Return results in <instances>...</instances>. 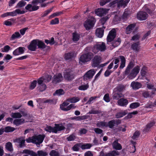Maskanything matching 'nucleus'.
<instances>
[{"label":"nucleus","mask_w":156,"mask_h":156,"mask_svg":"<svg viewBox=\"0 0 156 156\" xmlns=\"http://www.w3.org/2000/svg\"><path fill=\"white\" fill-rule=\"evenodd\" d=\"M106 50L105 44L102 42L96 44L93 47L92 51L96 54L98 51L101 52L104 51Z\"/></svg>","instance_id":"1"},{"label":"nucleus","mask_w":156,"mask_h":156,"mask_svg":"<svg viewBox=\"0 0 156 156\" xmlns=\"http://www.w3.org/2000/svg\"><path fill=\"white\" fill-rule=\"evenodd\" d=\"M94 56L93 53L88 52L82 55L79 58L80 62L85 63L90 61Z\"/></svg>","instance_id":"2"},{"label":"nucleus","mask_w":156,"mask_h":156,"mask_svg":"<svg viewBox=\"0 0 156 156\" xmlns=\"http://www.w3.org/2000/svg\"><path fill=\"white\" fill-rule=\"evenodd\" d=\"M67 101H64L62 104L60 105V108L61 109L64 111H67L71 109H73L76 107L74 104H71L68 106L69 104V103Z\"/></svg>","instance_id":"3"},{"label":"nucleus","mask_w":156,"mask_h":156,"mask_svg":"<svg viewBox=\"0 0 156 156\" xmlns=\"http://www.w3.org/2000/svg\"><path fill=\"white\" fill-rule=\"evenodd\" d=\"M95 21V19L94 17H91L84 22V27L87 30H89L93 27Z\"/></svg>","instance_id":"4"},{"label":"nucleus","mask_w":156,"mask_h":156,"mask_svg":"<svg viewBox=\"0 0 156 156\" xmlns=\"http://www.w3.org/2000/svg\"><path fill=\"white\" fill-rule=\"evenodd\" d=\"M116 31L115 29H112L110 30L107 37L108 42H111L115 38L116 35Z\"/></svg>","instance_id":"5"},{"label":"nucleus","mask_w":156,"mask_h":156,"mask_svg":"<svg viewBox=\"0 0 156 156\" xmlns=\"http://www.w3.org/2000/svg\"><path fill=\"white\" fill-rule=\"evenodd\" d=\"M148 17V15L146 12L143 11H139L136 15L137 18L140 21L146 20Z\"/></svg>","instance_id":"6"},{"label":"nucleus","mask_w":156,"mask_h":156,"mask_svg":"<svg viewBox=\"0 0 156 156\" xmlns=\"http://www.w3.org/2000/svg\"><path fill=\"white\" fill-rule=\"evenodd\" d=\"M140 70V67L137 66L135 67L132 70L131 73L129 76L130 79H132L135 77L139 73Z\"/></svg>","instance_id":"7"},{"label":"nucleus","mask_w":156,"mask_h":156,"mask_svg":"<svg viewBox=\"0 0 156 156\" xmlns=\"http://www.w3.org/2000/svg\"><path fill=\"white\" fill-rule=\"evenodd\" d=\"M39 6L32 4H28L25 7L27 12H31L36 11L39 9Z\"/></svg>","instance_id":"8"},{"label":"nucleus","mask_w":156,"mask_h":156,"mask_svg":"<svg viewBox=\"0 0 156 156\" xmlns=\"http://www.w3.org/2000/svg\"><path fill=\"white\" fill-rule=\"evenodd\" d=\"M101 58L100 56L95 55L92 60V66L93 67L98 66L101 62Z\"/></svg>","instance_id":"9"},{"label":"nucleus","mask_w":156,"mask_h":156,"mask_svg":"<svg viewBox=\"0 0 156 156\" xmlns=\"http://www.w3.org/2000/svg\"><path fill=\"white\" fill-rule=\"evenodd\" d=\"M44 138V135H39L38 136H34V144H40L43 141Z\"/></svg>","instance_id":"10"},{"label":"nucleus","mask_w":156,"mask_h":156,"mask_svg":"<svg viewBox=\"0 0 156 156\" xmlns=\"http://www.w3.org/2000/svg\"><path fill=\"white\" fill-rule=\"evenodd\" d=\"M25 140L23 137H20L14 140V142L19 143V146L20 148H22L25 146Z\"/></svg>","instance_id":"11"},{"label":"nucleus","mask_w":156,"mask_h":156,"mask_svg":"<svg viewBox=\"0 0 156 156\" xmlns=\"http://www.w3.org/2000/svg\"><path fill=\"white\" fill-rule=\"evenodd\" d=\"M37 40H34L28 46V48L31 51H34L37 49Z\"/></svg>","instance_id":"12"},{"label":"nucleus","mask_w":156,"mask_h":156,"mask_svg":"<svg viewBox=\"0 0 156 156\" xmlns=\"http://www.w3.org/2000/svg\"><path fill=\"white\" fill-rule=\"evenodd\" d=\"M62 80L63 76L62 74L59 73L54 75L52 79V82L56 83L61 82Z\"/></svg>","instance_id":"13"},{"label":"nucleus","mask_w":156,"mask_h":156,"mask_svg":"<svg viewBox=\"0 0 156 156\" xmlns=\"http://www.w3.org/2000/svg\"><path fill=\"white\" fill-rule=\"evenodd\" d=\"M74 74L72 71L66 72L64 73V77L65 79L68 80H71L74 78Z\"/></svg>","instance_id":"14"},{"label":"nucleus","mask_w":156,"mask_h":156,"mask_svg":"<svg viewBox=\"0 0 156 156\" xmlns=\"http://www.w3.org/2000/svg\"><path fill=\"white\" fill-rule=\"evenodd\" d=\"M65 127L62 124H55V126L54 127V132L57 133L58 131H60L65 129Z\"/></svg>","instance_id":"15"},{"label":"nucleus","mask_w":156,"mask_h":156,"mask_svg":"<svg viewBox=\"0 0 156 156\" xmlns=\"http://www.w3.org/2000/svg\"><path fill=\"white\" fill-rule=\"evenodd\" d=\"M155 5L153 4H151L148 6L147 5H145L144 7V10L149 13H151L155 9Z\"/></svg>","instance_id":"16"},{"label":"nucleus","mask_w":156,"mask_h":156,"mask_svg":"<svg viewBox=\"0 0 156 156\" xmlns=\"http://www.w3.org/2000/svg\"><path fill=\"white\" fill-rule=\"evenodd\" d=\"M95 14L100 16H102L105 15L108 12V11L105 9H96L95 11Z\"/></svg>","instance_id":"17"},{"label":"nucleus","mask_w":156,"mask_h":156,"mask_svg":"<svg viewBox=\"0 0 156 156\" xmlns=\"http://www.w3.org/2000/svg\"><path fill=\"white\" fill-rule=\"evenodd\" d=\"M105 28V27L103 26L102 28H98L96 30V35L98 37H102L104 33V30Z\"/></svg>","instance_id":"18"},{"label":"nucleus","mask_w":156,"mask_h":156,"mask_svg":"<svg viewBox=\"0 0 156 156\" xmlns=\"http://www.w3.org/2000/svg\"><path fill=\"white\" fill-rule=\"evenodd\" d=\"M95 73L94 69L90 70L88 71L84 75V78L86 79H91L92 78Z\"/></svg>","instance_id":"19"},{"label":"nucleus","mask_w":156,"mask_h":156,"mask_svg":"<svg viewBox=\"0 0 156 156\" xmlns=\"http://www.w3.org/2000/svg\"><path fill=\"white\" fill-rule=\"evenodd\" d=\"M25 13V12L24 11H21L20 9H16L15 10L13 11L12 12H9V16H15L17 14H23Z\"/></svg>","instance_id":"20"},{"label":"nucleus","mask_w":156,"mask_h":156,"mask_svg":"<svg viewBox=\"0 0 156 156\" xmlns=\"http://www.w3.org/2000/svg\"><path fill=\"white\" fill-rule=\"evenodd\" d=\"M136 24L135 23L131 24L129 25L126 28V33L127 34H130L134 29Z\"/></svg>","instance_id":"21"},{"label":"nucleus","mask_w":156,"mask_h":156,"mask_svg":"<svg viewBox=\"0 0 156 156\" xmlns=\"http://www.w3.org/2000/svg\"><path fill=\"white\" fill-rule=\"evenodd\" d=\"M25 48L24 47H20L13 52V54L14 55H17L23 53Z\"/></svg>","instance_id":"22"},{"label":"nucleus","mask_w":156,"mask_h":156,"mask_svg":"<svg viewBox=\"0 0 156 156\" xmlns=\"http://www.w3.org/2000/svg\"><path fill=\"white\" fill-rule=\"evenodd\" d=\"M140 43L139 41L133 43L131 44V48L136 51H138L140 49Z\"/></svg>","instance_id":"23"},{"label":"nucleus","mask_w":156,"mask_h":156,"mask_svg":"<svg viewBox=\"0 0 156 156\" xmlns=\"http://www.w3.org/2000/svg\"><path fill=\"white\" fill-rule=\"evenodd\" d=\"M117 103L119 105L121 106H124L128 104V102L126 99L122 98L118 101Z\"/></svg>","instance_id":"24"},{"label":"nucleus","mask_w":156,"mask_h":156,"mask_svg":"<svg viewBox=\"0 0 156 156\" xmlns=\"http://www.w3.org/2000/svg\"><path fill=\"white\" fill-rule=\"evenodd\" d=\"M122 94L114 90L112 96L113 99L118 100L119 98L122 97Z\"/></svg>","instance_id":"25"},{"label":"nucleus","mask_w":156,"mask_h":156,"mask_svg":"<svg viewBox=\"0 0 156 156\" xmlns=\"http://www.w3.org/2000/svg\"><path fill=\"white\" fill-rule=\"evenodd\" d=\"M113 147L116 150H120L122 149L121 144L119 143L117 140L115 141L112 144Z\"/></svg>","instance_id":"26"},{"label":"nucleus","mask_w":156,"mask_h":156,"mask_svg":"<svg viewBox=\"0 0 156 156\" xmlns=\"http://www.w3.org/2000/svg\"><path fill=\"white\" fill-rule=\"evenodd\" d=\"M131 86L133 89L136 90L140 88L142 85L140 83L133 81L131 83Z\"/></svg>","instance_id":"27"},{"label":"nucleus","mask_w":156,"mask_h":156,"mask_svg":"<svg viewBox=\"0 0 156 156\" xmlns=\"http://www.w3.org/2000/svg\"><path fill=\"white\" fill-rule=\"evenodd\" d=\"M119 154L118 151L113 150L105 153V156H117L119 155Z\"/></svg>","instance_id":"28"},{"label":"nucleus","mask_w":156,"mask_h":156,"mask_svg":"<svg viewBox=\"0 0 156 156\" xmlns=\"http://www.w3.org/2000/svg\"><path fill=\"white\" fill-rule=\"evenodd\" d=\"M129 0H121L118 2L117 3L118 6L119 7L123 6L125 7L127 4L129 2Z\"/></svg>","instance_id":"29"},{"label":"nucleus","mask_w":156,"mask_h":156,"mask_svg":"<svg viewBox=\"0 0 156 156\" xmlns=\"http://www.w3.org/2000/svg\"><path fill=\"white\" fill-rule=\"evenodd\" d=\"M119 57L121 60V64L119 68L121 69H122L125 66L126 61V59L125 57L122 55L119 56Z\"/></svg>","instance_id":"30"},{"label":"nucleus","mask_w":156,"mask_h":156,"mask_svg":"<svg viewBox=\"0 0 156 156\" xmlns=\"http://www.w3.org/2000/svg\"><path fill=\"white\" fill-rule=\"evenodd\" d=\"M80 98L78 97H74L67 99V101L71 103H75L80 100Z\"/></svg>","instance_id":"31"},{"label":"nucleus","mask_w":156,"mask_h":156,"mask_svg":"<svg viewBox=\"0 0 156 156\" xmlns=\"http://www.w3.org/2000/svg\"><path fill=\"white\" fill-rule=\"evenodd\" d=\"M126 87L125 85L120 84H119L114 90L120 92L125 89Z\"/></svg>","instance_id":"32"},{"label":"nucleus","mask_w":156,"mask_h":156,"mask_svg":"<svg viewBox=\"0 0 156 156\" xmlns=\"http://www.w3.org/2000/svg\"><path fill=\"white\" fill-rule=\"evenodd\" d=\"M24 119H15L13 122V124L16 126H19L24 122Z\"/></svg>","instance_id":"33"},{"label":"nucleus","mask_w":156,"mask_h":156,"mask_svg":"<svg viewBox=\"0 0 156 156\" xmlns=\"http://www.w3.org/2000/svg\"><path fill=\"white\" fill-rule=\"evenodd\" d=\"M80 38V35L76 32L72 34V40L74 42L78 41Z\"/></svg>","instance_id":"34"},{"label":"nucleus","mask_w":156,"mask_h":156,"mask_svg":"<svg viewBox=\"0 0 156 156\" xmlns=\"http://www.w3.org/2000/svg\"><path fill=\"white\" fill-rule=\"evenodd\" d=\"M147 87L149 89H151L152 91L151 92V95L154 94L156 91V88L154 87L153 85L150 83L147 84Z\"/></svg>","instance_id":"35"},{"label":"nucleus","mask_w":156,"mask_h":156,"mask_svg":"<svg viewBox=\"0 0 156 156\" xmlns=\"http://www.w3.org/2000/svg\"><path fill=\"white\" fill-rule=\"evenodd\" d=\"M74 53L73 52H70L66 53L65 55V59L66 60H68L71 59L73 57Z\"/></svg>","instance_id":"36"},{"label":"nucleus","mask_w":156,"mask_h":156,"mask_svg":"<svg viewBox=\"0 0 156 156\" xmlns=\"http://www.w3.org/2000/svg\"><path fill=\"white\" fill-rule=\"evenodd\" d=\"M127 111H124L118 112L115 115L116 118L118 119L121 118L127 114Z\"/></svg>","instance_id":"37"},{"label":"nucleus","mask_w":156,"mask_h":156,"mask_svg":"<svg viewBox=\"0 0 156 156\" xmlns=\"http://www.w3.org/2000/svg\"><path fill=\"white\" fill-rule=\"evenodd\" d=\"M37 45L38 46L39 48H44L46 47V45L44 43L41 41L37 40Z\"/></svg>","instance_id":"38"},{"label":"nucleus","mask_w":156,"mask_h":156,"mask_svg":"<svg viewBox=\"0 0 156 156\" xmlns=\"http://www.w3.org/2000/svg\"><path fill=\"white\" fill-rule=\"evenodd\" d=\"M88 117V116L85 115L83 116H79L77 117H74L73 118V119H75L77 121H81L87 119Z\"/></svg>","instance_id":"39"},{"label":"nucleus","mask_w":156,"mask_h":156,"mask_svg":"<svg viewBox=\"0 0 156 156\" xmlns=\"http://www.w3.org/2000/svg\"><path fill=\"white\" fill-rule=\"evenodd\" d=\"M11 116L13 118L19 119L22 117V115L19 112H14L11 114Z\"/></svg>","instance_id":"40"},{"label":"nucleus","mask_w":156,"mask_h":156,"mask_svg":"<svg viewBox=\"0 0 156 156\" xmlns=\"http://www.w3.org/2000/svg\"><path fill=\"white\" fill-rule=\"evenodd\" d=\"M96 125L98 127H107V122L104 121L98 122Z\"/></svg>","instance_id":"41"},{"label":"nucleus","mask_w":156,"mask_h":156,"mask_svg":"<svg viewBox=\"0 0 156 156\" xmlns=\"http://www.w3.org/2000/svg\"><path fill=\"white\" fill-rule=\"evenodd\" d=\"M20 35L18 32H16L12 34L10 38V40H14L16 38L20 37Z\"/></svg>","instance_id":"42"},{"label":"nucleus","mask_w":156,"mask_h":156,"mask_svg":"<svg viewBox=\"0 0 156 156\" xmlns=\"http://www.w3.org/2000/svg\"><path fill=\"white\" fill-rule=\"evenodd\" d=\"M6 149L9 151H13L12 146V143L10 142H8L5 144Z\"/></svg>","instance_id":"43"},{"label":"nucleus","mask_w":156,"mask_h":156,"mask_svg":"<svg viewBox=\"0 0 156 156\" xmlns=\"http://www.w3.org/2000/svg\"><path fill=\"white\" fill-rule=\"evenodd\" d=\"M155 124L154 122H151L148 124L146 126V127L144 129V131L147 132L149 130V129L153 126Z\"/></svg>","instance_id":"44"},{"label":"nucleus","mask_w":156,"mask_h":156,"mask_svg":"<svg viewBox=\"0 0 156 156\" xmlns=\"http://www.w3.org/2000/svg\"><path fill=\"white\" fill-rule=\"evenodd\" d=\"M65 94L64 90L62 89H59L57 90L53 94L54 95H57L58 96H60L64 94Z\"/></svg>","instance_id":"45"},{"label":"nucleus","mask_w":156,"mask_h":156,"mask_svg":"<svg viewBox=\"0 0 156 156\" xmlns=\"http://www.w3.org/2000/svg\"><path fill=\"white\" fill-rule=\"evenodd\" d=\"M92 146V145L90 144H85L83 145L81 144V148L83 150L89 149Z\"/></svg>","instance_id":"46"},{"label":"nucleus","mask_w":156,"mask_h":156,"mask_svg":"<svg viewBox=\"0 0 156 156\" xmlns=\"http://www.w3.org/2000/svg\"><path fill=\"white\" fill-rule=\"evenodd\" d=\"M101 112L100 111L95 110V108L93 107H91V110L87 113L88 114H98L100 113Z\"/></svg>","instance_id":"47"},{"label":"nucleus","mask_w":156,"mask_h":156,"mask_svg":"<svg viewBox=\"0 0 156 156\" xmlns=\"http://www.w3.org/2000/svg\"><path fill=\"white\" fill-rule=\"evenodd\" d=\"M80 147L81 148V144H77L73 146L72 147V150L73 151H79Z\"/></svg>","instance_id":"48"},{"label":"nucleus","mask_w":156,"mask_h":156,"mask_svg":"<svg viewBox=\"0 0 156 156\" xmlns=\"http://www.w3.org/2000/svg\"><path fill=\"white\" fill-rule=\"evenodd\" d=\"M37 88L40 91L42 92L45 90L46 88V86L45 84H43L38 85Z\"/></svg>","instance_id":"49"},{"label":"nucleus","mask_w":156,"mask_h":156,"mask_svg":"<svg viewBox=\"0 0 156 156\" xmlns=\"http://www.w3.org/2000/svg\"><path fill=\"white\" fill-rule=\"evenodd\" d=\"M114 121L112 119L109 121L108 122H107V127H108L110 129H113L115 125Z\"/></svg>","instance_id":"50"},{"label":"nucleus","mask_w":156,"mask_h":156,"mask_svg":"<svg viewBox=\"0 0 156 156\" xmlns=\"http://www.w3.org/2000/svg\"><path fill=\"white\" fill-rule=\"evenodd\" d=\"M15 128L14 127H11L9 126L6 127L4 129V131L5 132H11L15 130Z\"/></svg>","instance_id":"51"},{"label":"nucleus","mask_w":156,"mask_h":156,"mask_svg":"<svg viewBox=\"0 0 156 156\" xmlns=\"http://www.w3.org/2000/svg\"><path fill=\"white\" fill-rule=\"evenodd\" d=\"M50 156H60L59 153L55 150H52L49 153Z\"/></svg>","instance_id":"52"},{"label":"nucleus","mask_w":156,"mask_h":156,"mask_svg":"<svg viewBox=\"0 0 156 156\" xmlns=\"http://www.w3.org/2000/svg\"><path fill=\"white\" fill-rule=\"evenodd\" d=\"M140 104L138 102H135L131 103L129 106L130 108L132 109L135 108L139 107Z\"/></svg>","instance_id":"53"},{"label":"nucleus","mask_w":156,"mask_h":156,"mask_svg":"<svg viewBox=\"0 0 156 156\" xmlns=\"http://www.w3.org/2000/svg\"><path fill=\"white\" fill-rule=\"evenodd\" d=\"M51 75H46L45 76V78H43L44 82L47 83L49 82L51 80Z\"/></svg>","instance_id":"54"},{"label":"nucleus","mask_w":156,"mask_h":156,"mask_svg":"<svg viewBox=\"0 0 156 156\" xmlns=\"http://www.w3.org/2000/svg\"><path fill=\"white\" fill-rule=\"evenodd\" d=\"M37 153L39 156H46L48 155V153L46 151L42 150L38 151Z\"/></svg>","instance_id":"55"},{"label":"nucleus","mask_w":156,"mask_h":156,"mask_svg":"<svg viewBox=\"0 0 156 156\" xmlns=\"http://www.w3.org/2000/svg\"><path fill=\"white\" fill-rule=\"evenodd\" d=\"M140 73L142 76H147V72L146 68L144 67L141 69Z\"/></svg>","instance_id":"56"},{"label":"nucleus","mask_w":156,"mask_h":156,"mask_svg":"<svg viewBox=\"0 0 156 156\" xmlns=\"http://www.w3.org/2000/svg\"><path fill=\"white\" fill-rule=\"evenodd\" d=\"M143 96L146 98L149 97H151L152 95H151L148 91H144L142 94Z\"/></svg>","instance_id":"57"},{"label":"nucleus","mask_w":156,"mask_h":156,"mask_svg":"<svg viewBox=\"0 0 156 156\" xmlns=\"http://www.w3.org/2000/svg\"><path fill=\"white\" fill-rule=\"evenodd\" d=\"M89 87L88 84L82 85L79 87L78 89L80 90H86Z\"/></svg>","instance_id":"58"},{"label":"nucleus","mask_w":156,"mask_h":156,"mask_svg":"<svg viewBox=\"0 0 156 156\" xmlns=\"http://www.w3.org/2000/svg\"><path fill=\"white\" fill-rule=\"evenodd\" d=\"M44 130L50 133L52 132L54 133V127H52L50 126H47L45 128Z\"/></svg>","instance_id":"59"},{"label":"nucleus","mask_w":156,"mask_h":156,"mask_svg":"<svg viewBox=\"0 0 156 156\" xmlns=\"http://www.w3.org/2000/svg\"><path fill=\"white\" fill-rule=\"evenodd\" d=\"M76 138V137L74 134H72L69 137H67L66 139L68 141H73Z\"/></svg>","instance_id":"60"},{"label":"nucleus","mask_w":156,"mask_h":156,"mask_svg":"<svg viewBox=\"0 0 156 156\" xmlns=\"http://www.w3.org/2000/svg\"><path fill=\"white\" fill-rule=\"evenodd\" d=\"M37 81L35 80L32 82L30 86V88L31 90H33L35 88L36 86Z\"/></svg>","instance_id":"61"},{"label":"nucleus","mask_w":156,"mask_h":156,"mask_svg":"<svg viewBox=\"0 0 156 156\" xmlns=\"http://www.w3.org/2000/svg\"><path fill=\"white\" fill-rule=\"evenodd\" d=\"M26 3V2L21 1H20L17 4V7L19 8L22 7L25 5Z\"/></svg>","instance_id":"62"},{"label":"nucleus","mask_w":156,"mask_h":156,"mask_svg":"<svg viewBox=\"0 0 156 156\" xmlns=\"http://www.w3.org/2000/svg\"><path fill=\"white\" fill-rule=\"evenodd\" d=\"M10 47L8 45H6L3 48H2V52H8L10 50Z\"/></svg>","instance_id":"63"},{"label":"nucleus","mask_w":156,"mask_h":156,"mask_svg":"<svg viewBox=\"0 0 156 156\" xmlns=\"http://www.w3.org/2000/svg\"><path fill=\"white\" fill-rule=\"evenodd\" d=\"M59 23V19L57 18H55V19L52 20L50 22V24L52 25L58 24Z\"/></svg>","instance_id":"64"}]
</instances>
